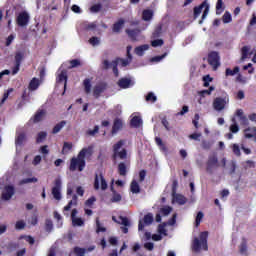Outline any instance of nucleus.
Returning <instances> with one entry per match:
<instances>
[{"label":"nucleus","mask_w":256,"mask_h":256,"mask_svg":"<svg viewBox=\"0 0 256 256\" xmlns=\"http://www.w3.org/2000/svg\"><path fill=\"white\" fill-rule=\"evenodd\" d=\"M93 155V147L89 146L87 148H83L77 155V157H73L70 160V166L69 170L70 171H83L85 169V157H91Z\"/></svg>","instance_id":"f257e3e1"},{"label":"nucleus","mask_w":256,"mask_h":256,"mask_svg":"<svg viewBox=\"0 0 256 256\" xmlns=\"http://www.w3.org/2000/svg\"><path fill=\"white\" fill-rule=\"evenodd\" d=\"M208 237L209 232L204 231L200 233L199 238H194L192 243L193 251H195L196 253H199L201 249H203V251H209V246L207 245Z\"/></svg>","instance_id":"f03ea898"},{"label":"nucleus","mask_w":256,"mask_h":256,"mask_svg":"<svg viewBox=\"0 0 256 256\" xmlns=\"http://www.w3.org/2000/svg\"><path fill=\"white\" fill-rule=\"evenodd\" d=\"M123 145H125V140H119L116 144L113 145V161H117V159L124 161V159H127V149L123 148L121 151H119Z\"/></svg>","instance_id":"7ed1b4c3"},{"label":"nucleus","mask_w":256,"mask_h":256,"mask_svg":"<svg viewBox=\"0 0 256 256\" xmlns=\"http://www.w3.org/2000/svg\"><path fill=\"white\" fill-rule=\"evenodd\" d=\"M203 9L205 10L202 14V19L199 21L200 25L201 23H203V20H205L207 15H209V4L207 3V1H204L201 3V5L194 7V19H197V17L201 15V12L203 11Z\"/></svg>","instance_id":"20e7f679"},{"label":"nucleus","mask_w":256,"mask_h":256,"mask_svg":"<svg viewBox=\"0 0 256 256\" xmlns=\"http://www.w3.org/2000/svg\"><path fill=\"white\" fill-rule=\"evenodd\" d=\"M219 168V158L215 154H212L208 157L206 162V171L210 175H213V169Z\"/></svg>","instance_id":"39448f33"},{"label":"nucleus","mask_w":256,"mask_h":256,"mask_svg":"<svg viewBox=\"0 0 256 256\" xmlns=\"http://www.w3.org/2000/svg\"><path fill=\"white\" fill-rule=\"evenodd\" d=\"M63 187V182L61 179L58 177L54 180V186L52 187L51 193L53 195V198L56 201H61L62 196H61V189Z\"/></svg>","instance_id":"423d86ee"},{"label":"nucleus","mask_w":256,"mask_h":256,"mask_svg":"<svg viewBox=\"0 0 256 256\" xmlns=\"http://www.w3.org/2000/svg\"><path fill=\"white\" fill-rule=\"evenodd\" d=\"M221 57L219 56V52L212 51L208 54V63L213 67V70L219 69L221 62H220Z\"/></svg>","instance_id":"0eeeda50"},{"label":"nucleus","mask_w":256,"mask_h":256,"mask_svg":"<svg viewBox=\"0 0 256 256\" xmlns=\"http://www.w3.org/2000/svg\"><path fill=\"white\" fill-rule=\"evenodd\" d=\"M108 87L109 85L107 84V82H99L93 88V97H95V99H99L101 97V94L107 91Z\"/></svg>","instance_id":"6e6552de"},{"label":"nucleus","mask_w":256,"mask_h":256,"mask_svg":"<svg viewBox=\"0 0 256 256\" xmlns=\"http://www.w3.org/2000/svg\"><path fill=\"white\" fill-rule=\"evenodd\" d=\"M30 16L26 11L20 12L16 18L18 27H27L29 25Z\"/></svg>","instance_id":"1a4fd4ad"},{"label":"nucleus","mask_w":256,"mask_h":256,"mask_svg":"<svg viewBox=\"0 0 256 256\" xmlns=\"http://www.w3.org/2000/svg\"><path fill=\"white\" fill-rule=\"evenodd\" d=\"M23 53L17 52L15 54L14 60H15V66L12 68V75H17L21 69V63L23 62Z\"/></svg>","instance_id":"9d476101"},{"label":"nucleus","mask_w":256,"mask_h":256,"mask_svg":"<svg viewBox=\"0 0 256 256\" xmlns=\"http://www.w3.org/2000/svg\"><path fill=\"white\" fill-rule=\"evenodd\" d=\"M14 195H15V187L8 185V186H5L4 191L2 192L1 199H3V201H9L11 197H13Z\"/></svg>","instance_id":"9b49d317"},{"label":"nucleus","mask_w":256,"mask_h":256,"mask_svg":"<svg viewBox=\"0 0 256 256\" xmlns=\"http://www.w3.org/2000/svg\"><path fill=\"white\" fill-rule=\"evenodd\" d=\"M225 105H227V100L225 98L217 97L213 101V108L215 111H223Z\"/></svg>","instance_id":"f8f14e48"},{"label":"nucleus","mask_w":256,"mask_h":256,"mask_svg":"<svg viewBox=\"0 0 256 256\" xmlns=\"http://www.w3.org/2000/svg\"><path fill=\"white\" fill-rule=\"evenodd\" d=\"M115 183V180H112L111 185H110V191L112 193V198L110 199L111 203H119V201H121V199H123V197L121 196V194H119L117 192V190H115V187L113 186V184Z\"/></svg>","instance_id":"ddd939ff"},{"label":"nucleus","mask_w":256,"mask_h":256,"mask_svg":"<svg viewBox=\"0 0 256 256\" xmlns=\"http://www.w3.org/2000/svg\"><path fill=\"white\" fill-rule=\"evenodd\" d=\"M117 85L120 89H129V87H133L134 83L131 78H121L118 80Z\"/></svg>","instance_id":"4468645a"},{"label":"nucleus","mask_w":256,"mask_h":256,"mask_svg":"<svg viewBox=\"0 0 256 256\" xmlns=\"http://www.w3.org/2000/svg\"><path fill=\"white\" fill-rule=\"evenodd\" d=\"M123 129V120L121 118L114 119L113 126H112V135H116V133H119Z\"/></svg>","instance_id":"2eb2a0df"},{"label":"nucleus","mask_w":256,"mask_h":256,"mask_svg":"<svg viewBox=\"0 0 256 256\" xmlns=\"http://www.w3.org/2000/svg\"><path fill=\"white\" fill-rule=\"evenodd\" d=\"M26 141H27V134H25V132H20L16 134L15 145L17 147H21L23 143H25Z\"/></svg>","instance_id":"dca6fc26"},{"label":"nucleus","mask_w":256,"mask_h":256,"mask_svg":"<svg viewBox=\"0 0 256 256\" xmlns=\"http://www.w3.org/2000/svg\"><path fill=\"white\" fill-rule=\"evenodd\" d=\"M47 115V111L43 109L37 110V112L34 115L33 123H41L43 121V118Z\"/></svg>","instance_id":"f3484780"},{"label":"nucleus","mask_w":256,"mask_h":256,"mask_svg":"<svg viewBox=\"0 0 256 256\" xmlns=\"http://www.w3.org/2000/svg\"><path fill=\"white\" fill-rule=\"evenodd\" d=\"M40 85H41V80L34 77L29 82L28 89H29V91H37V89H39Z\"/></svg>","instance_id":"a211bd4d"},{"label":"nucleus","mask_w":256,"mask_h":256,"mask_svg":"<svg viewBox=\"0 0 256 256\" xmlns=\"http://www.w3.org/2000/svg\"><path fill=\"white\" fill-rule=\"evenodd\" d=\"M244 136L246 139L255 138L256 141V127H248L244 130Z\"/></svg>","instance_id":"6ab92c4d"},{"label":"nucleus","mask_w":256,"mask_h":256,"mask_svg":"<svg viewBox=\"0 0 256 256\" xmlns=\"http://www.w3.org/2000/svg\"><path fill=\"white\" fill-rule=\"evenodd\" d=\"M143 125V119L140 118V116H134L130 121V126L134 129H139Z\"/></svg>","instance_id":"aec40b11"},{"label":"nucleus","mask_w":256,"mask_h":256,"mask_svg":"<svg viewBox=\"0 0 256 256\" xmlns=\"http://www.w3.org/2000/svg\"><path fill=\"white\" fill-rule=\"evenodd\" d=\"M149 50V45L148 44H143L135 48L134 52L138 57H143L145 55V51Z\"/></svg>","instance_id":"412c9836"},{"label":"nucleus","mask_w":256,"mask_h":256,"mask_svg":"<svg viewBox=\"0 0 256 256\" xmlns=\"http://www.w3.org/2000/svg\"><path fill=\"white\" fill-rule=\"evenodd\" d=\"M123 25H125V20H123V18H120L117 22L113 24L112 31L114 33H120L121 29H123Z\"/></svg>","instance_id":"4be33fe9"},{"label":"nucleus","mask_w":256,"mask_h":256,"mask_svg":"<svg viewBox=\"0 0 256 256\" xmlns=\"http://www.w3.org/2000/svg\"><path fill=\"white\" fill-rule=\"evenodd\" d=\"M126 33L132 41H137V37H139V33H141V31L139 29H126Z\"/></svg>","instance_id":"5701e85b"},{"label":"nucleus","mask_w":256,"mask_h":256,"mask_svg":"<svg viewBox=\"0 0 256 256\" xmlns=\"http://www.w3.org/2000/svg\"><path fill=\"white\" fill-rule=\"evenodd\" d=\"M118 174L121 177H126L127 176V164H125V162H120L118 164Z\"/></svg>","instance_id":"b1692460"},{"label":"nucleus","mask_w":256,"mask_h":256,"mask_svg":"<svg viewBox=\"0 0 256 256\" xmlns=\"http://www.w3.org/2000/svg\"><path fill=\"white\" fill-rule=\"evenodd\" d=\"M66 125H67V121L62 120L61 122H59L54 126V128L52 129V134L57 135V133H59L61 129H63Z\"/></svg>","instance_id":"393cba45"},{"label":"nucleus","mask_w":256,"mask_h":256,"mask_svg":"<svg viewBox=\"0 0 256 256\" xmlns=\"http://www.w3.org/2000/svg\"><path fill=\"white\" fill-rule=\"evenodd\" d=\"M78 197L76 194L72 196V200L68 202V204L64 207V211H71V207L77 206Z\"/></svg>","instance_id":"a878e982"},{"label":"nucleus","mask_w":256,"mask_h":256,"mask_svg":"<svg viewBox=\"0 0 256 256\" xmlns=\"http://www.w3.org/2000/svg\"><path fill=\"white\" fill-rule=\"evenodd\" d=\"M78 197L76 194L72 196V200L68 202V204L64 207V211H71V207L77 206Z\"/></svg>","instance_id":"bb28decb"},{"label":"nucleus","mask_w":256,"mask_h":256,"mask_svg":"<svg viewBox=\"0 0 256 256\" xmlns=\"http://www.w3.org/2000/svg\"><path fill=\"white\" fill-rule=\"evenodd\" d=\"M130 191L131 193H141V187L139 186V183L135 180H133L130 184Z\"/></svg>","instance_id":"cd10ccee"},{"label":"nucleus","mask_w":256,"mask_h":256,"mask_svg":"<svg viewBox=\"0 0 256 256\" xmlns=\"http://www.w3.org/2000/svg\"><path fill=\"white\" fill-rule=\"evenodd\" d=\"M64 81V89H67V71H62L58 75V83H63Z\"/></svg>","instance_id":"c85d7f7f"},{"label":"nucleus","mask_w":256,"mask_h":256,"mask_svg":"<svg viewBox=\"0 0 256 256\" xmlns=\"http://www.w3.org/2000/svg\"><path fill=\"white\" fill-rule=\"evenodd\" d=\"M142 19H143V21H151V19H153V11L152 10H143Z\"/></svg>","instance_id":"c756f323"},{"label":"nucleus","mask_w":256,"mask_h":256,"mask_svg":"<svg viewBox=\"0 0 256 256\" xmlns=\"http://www.w3.org/2000/svg\"><path fill=\"white\" fill-rule=\"evenodd\" d=\"M239 71H240L239 66H235L233 70H231V68H226L225 75L226 77H233V75H237Z\"/></svg>","instance_id":"7c9ffc66"},{"label":"nucleus","mask_w":256,"mask_h":256,"mask_svg":"<svg viewBox=\"0 0 256 256\" xmlns=\"http://www.w3.org/2000/svg\"><path fill=\"white\" fill-rule=\"evenodd\" d=\"M163 34V26L159 25L155 28L154 32L152 33V39H159Z\"/></svg>","instance_id":"2f4dec72"},{"label":"nucleus","mask_w":256,"mask_h":256,"mask_svg":"<svg viewBox=\"0 0 256 256\" xmlns=\"http://www.w3.org/2000/svg\"><path fill=\"white\" fill-rule=\"evenodd\" d=\"M225 11V5L223 4V0H217L216 3V15H221Z\"/></svg>","instance_id":"473e14b6"},{"label":"nucleus","mask_w":256,"mask_h":256,"mask_svg":"<svg viewBox=\"0 0 256 256\" xmlns=\"http://www.w3.org/2000/svg\"><path fill=\"white\" fill-rule=\"evenodd\" d=\"M83 85H84L85 93L89 95V93H91V79L89 78L84 79Z\"/></svg>","instance_id":"72a5a7b5"},{"label":"nucleus","mask_w":256,"mask_h":256,"mask_svg":"<svg viewBox=\"0 0 256 256\" xmlns=\"http://www.w3.org/2000/svg\"><path fill=\"white\" fill-rule=\"evenodd\" d=\"M47 139V132L41 131L37 134L36 143H43Z\"/></svg>","instance_id":"f704fd0d"},{"label":"nucleus","mask_w":256,"mask_h":256,"mask_svg":"<svg viewBox=\"0 0 256 256\" xmlns=\"http://www.w3.org/2000/svg\"><path fill=\"white\" fill-rule=\"evenodd\" d=\"M119 65V62L117 60H113L111 62L112 71L115 75V77H119V68H117Z\"/></svg>","instance_id":"c9c22d12"},{"label":"nucleus","mask_w":256,"mask_h":256,"mask_svg":"<svg viewBox=\"0 0 256 256\" xmlns=\"http://www.w3.org/2000/svg\"><path fill=\"white\" fill-rule=\"evenodd\" d=\"M155 143L160 147L161 151H167V146L163 143V140L160 137L155 138Z\"/></svg>","instance_id":"e433bc0d"},{"label":"nucleus","mask_w":256,"mask_h":256,"mask_svg":"<svg viewBox=\"0 0 256 256\" xmlns=\"http://www.w3.org/2000/svg\"><path fill=\"white\" fill-rule=\"evenodd\" d=\"M249 46H244L242 47L241 49V53H242V56H241V60L242 61H245V59H247V57H249Z\"/></svg>","instance_id":"4c0bfd02"},{"label":"nucleus","mask_w":256,"mask_h":256,"mask_svg":"<svg viewBox=\"0 0 256 256\" xmlns=\"http://www.w3.org/2000/svg\"><path fill=\"white\" fill-rule=\"evenodd\" d=\"M239 251H240L241 255L247 254V240L243 239V241L241 242V244L239 246Z\"/></svg>","instance_id":"58836bf2"},{"label":"nucleus","mask_w":256,"mask_h":256,"mask_svg":"<svg viewBox=\"0 0 256 256\" xmlns=\"http://www.w3.org/2000/svg\"><path fill=\"white\" fill-rule=\"evenodd\" d=\"M173 211V208L171 206H164L160 209V213L164 216L167 217Z\"/></svg>","instance_id":"ea45409f"},{"label":"nucleus","mask_w":256,"mask_h":256,"mask_svg":"<svg viewBox=\"0 0 256 256\" xmlns=\"http://www.w3.org/2000/svg\"><path fill=\"white\" fill-rule=\"evenodd\" d=\"M175 199H176V203H178V205H185V203H187V198H185V196H183L181 194H177Z\"/></svg>","instance_id":"a19ab883"},{"label":"nucleus","mask_w":256,"mask_h":256,"mask_svg":"<svg viewBox=\"0 0 256 256\" xmlns=\"http://www.w3.org/2000/svg\"><path fill=\"white\" fill-rule=\"evenodd\" d=\"M203 217H205V215L203 214L202 211L197 213V216L195 219V227H199L201 225V221H203Z\"/></svg>","instance_id":"79ce46f5"},{"label":"nucleus","mask_w":256,"mask_h":256,"mask_svg":"<svg viewBox=\"0 0 256 256\" xmlns=\"http://www.w3.org/2000/svg\"><path fill=\"white\" fill-rule=\"evenodd\" d=\"M39 180L35 177L22 179L19 185H27V183H37Z\"/></svg>","instance_id":"37998d69"},{"label":"nucleus","mask_w":256,"mask_h":256,"mask_svg":"<svg viewBox=\"0 0 256 256\" xmlns=\"http://www.w3.org/2000/svg\"><path fill=\"white\" fill-rule=\"evenodd\" d=\"M223 23H231L233 21V17L229 11H226L222 17Z\"/></svg>","instance_id":"c03bdc74"},{"label":"nucleus","mask_w":256,"mask_h":256,"mask_svg":"<svg viewBox=\"0 0 256 256\" xmlns=\"http://www.w3.org/2000/svg\"><path fill=\"white\" fill-rule=\"evenodd\" d=\"M232 123L233 124L230 125L231 133H239V125H237L235 118L232 119Z\"/></svg>","instance_id":"a18cd8bd"},{"label":"nucleus","mask_w":256,"mask_h":256,"mask_svg":"<svg viewBox=\"0 0 256 256\" xmlns=\"http://www.w3.org/2000/svg\"><path fill=\"white\" fill-rule=\"evenodd\" d=\"M167 57V52H165L164 54L160 55V56H154L151 58V62L152 63H159L160 61H163V59H165Z\"/></svg>","instance_id":"49530a36"},{"label":"nucleus","mask_w":256,"mask_h":256,"mask_svg":"<svg viewBox=\"0 0 256 256\" xmlns=\"http://www.w3.org/2000/svg\"><path fill=\"white\" fill-rule=\"evenodd\" d=\"M143 221H144V224L151 225V223H153V214L152 213L146 214L143 218Z\"/></svg>","instance_id":"de8ad7c7"},{"label":"nucleus","mask_w":256,"mask_h":256,"mask_svg":"<svg viewBox=\"0 0 256 256\" xmlns=\"http://www.w3.org/2000/svg\"><path fill=\"white\" fill-rule=\"evenodd\" d=\"M45 230L48 233H51V231H53V221L51 219H46V221H45Z\"/></svg>","instance_id":"09e8293b"},{"label":"nucleus","mask_w":256,"mask_h":256,"mask_svg":"<svg viewBox=\"0 0 256 256\" xmlns=\"http://www.w3.org/2000/svg\"><path fill=\"white\" fill-rule=\"evenodd\" d=\"M73 149V144L71 142H64L62 153H67L68 151H71Z\"/></svg>","instance_id":"8fccbe9b"},{"label":"nucleus","mask_w":256,"mask_h":256,"mask_svg":"<svg viewBox=\"0 0 256 256\" xmlns=\"http://www.w3.org/2000/svg\"><path fill=\"white\" fill-rule=\"evenodd\" d=\"M165 227H167V224L166 223H163V224H159L158 225V233L160 235H165L167 236V229H165Z\"/></svg>","instance_id":"3c124183"},{"label":"nucleus","mask_w":256,"mask_h":256,"mask_svg":"<svg viewBox=\"0 0 256 256\" xmlns=\"http://www.w3.org/2000/svg\"><path fill=\"white\" fill-rule=\"evenodd\" d=\"M13 91H15V89L13 88H9L4 94H3V98L1 100V103H5L8 99H9V95H11V93H13Z\"/></svg>","instance_id":"603ef678"},{"label":"nucleus","mask_w":256,"mask_h":256,"mask_svg":"<svg viewBox=\"0 0 256 256\" xmlns=\"http://www.w3.org/2000/svg\"><path fill=\"white\" fill-rule=\"evenodd\" d=\"M97 133H99V126H94L93 130H87L86 131V135H89L90 137H95V135H97Z\"/></svg>","instance_id":"864d4df0"},{"label":"nucleus","mask_w":256,"mask_h":256,"mask_svg":"<svg viewBox=\"0 0 256 256\" xmlns=\"http://www.w3.org/2000/svg\"><path fill=\"white\" fill-rule=\"evenodd\" d=\"M72 223L76 227H82V225H85V222L81 218H74V219H72Z\"/></svg>","instance_id":"5fc2aeb1"},{"label":"nucleus","mask_w":256,"mask_h":256,"mask_svg":"<svg viewBox=\"0 0 256 256\" xmlns=\"http://www.w3.org/2000/svg\"><path fill=\"white\" fill-rule=\"evenodd\" d=\"M146 101L155 103V101H157V96H155V94L153 92H149L146 96Z\"/></svg>","instance_id":"6e6d98bb"},{"label":"nucleus","mask_w":256,"mask_h":256,"mask_svg":"<svg viewBox=\"0 0 256 256\" xmlns=\"http://www.w3.org/2000/svg\"><path fill=\"white\" fill-rule=\"evenodd\" d=\"M119 219L121 220V225H124V227H131V222L129 221V218L120 216Z\"/></svg>","instance_id":"4d7b16f0"},{"label":"nucleus","mask_w":256,"mask_h":256,"mask_svg":"<svg viewBox=\"0 0 256 256\" xmlns=\"http://www.w3.org/2000/svg\"><path fill=\"white\" fill-rule=\"evenodd\" d=\"M81 60L79 59H73L70 61V69H75V67H80Z\"/></svg>","instance_id":"13d9d810"},{"label":"nucleus","mask_w":256,"mask_h":256,"mask_svg":"<svg viewBox=\"0 0 256 256\" xmlns=\"http://www.w3.org/2000/svg\"><path fill=\"white\" fill-rule=\"evenodd\" d=\"M232 151L234 155H236L237 157H241V149L239 148V145L233 144Z\"/></svg>","instance_id":"bf43d9fd"},{"label":"nucleus","mask_w":256,"mask_h":256,"mask_svg":"<svg viewBox=\"0 0 256 256\" xmlns=\"http://www.w3.org/2000/svg\"><path fill=\"white\" fill-rule=\"evenodd\" d=\"M19 239H25V241H27V243H29L30 245H35V238H33L32 236H20Z\"/></svg>","instance_id":"052dcab7"},{"label":"nucleus","mask_w":256,"mask_h":256,"mask_svg":"<svg viewBox=\"0 0 256 256\" xmlns=\"http://www.w3.org/2000/svg\"><path fill=\"white\" fill-rule=\"evenodd\" d=\"M9 251H16V249H19V243L17 242H10L8 244Z\"/></svg>","instance_id":"680f3d73"},{"label":"nucleus","mask_w":256,"mask_h":256,"mask_svg":"<svg viewBox=\"0 0 256 256\" xmlns=\"http://www.w3.org/2000/svg\"><path fill=\"white\" fill-rule=\"evenodd\" d=\"M100 181H101V189L105 191L107 189V180L103 177V174H100Z\"/></svg>","instance_id":"e2e57ef3"},{"label":"nucleus","mask_w":256,"mask_h":256,"mask_svg":"<svg viewBox=\"0 0 256 256\" xmlns=\"http://www.w3.org/2000/svg\"><path fill=\"white\" fill-rule=\"evenodd\" d=\"M102 7L103 6L101 4H95V5L91 6L90 11H92V13H99V11H101Z\"/></svg>","instance_id":"0e129e2a"},{"label":"nucleus","mask_w":256,"mask_h":256,"mask_svg":"<svg viewBox=\"0 0 256 256\" xmlns=\"http://www.w3.org/2000/svg\"><path fill=\"white\" fill-rule=\"evenodd\" d=\"M163 43H165V42L163 41V39H156V40H153V41L151 42V45H152L153 47H161V46L163 45Z\"/></svg>","instance_id":"69168bd1"},{"label":"nucleus","mask_w":256,"mask_h":256,"mask_svg":"<svg viewBox=\"0 0 256 256\" xmlns=\"http://www.w3.org/2000/svg\"><path fill=\"white\" fill-rule=\"evenodd\" d=\"M95 201H97V199L95 198V196L90 197L88 200H86L85 205L86 207H93V203H95Z\"/></svg>","instance_id":"338daca9"},{"label":"nucleus","mask_w":256,"mask_h":256,"mask_svg":"<svg viewBox=\"0 0 256 256\" xmlns=\"http://www.w3.org/2000/svg\"><path fill=\"white\" fill-rule=\"evenodd\" d=\"M199 119H200L199 114H195V115H194V119H193V121H192V123H193L195 129H199Z\"/></svg>","instance_id":"774afa93"}]
</instances>
